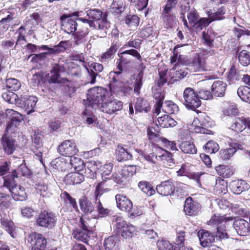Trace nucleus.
<instances>
[{
	"label": "nucleus",
	"instance_id": "nucleus-1",
	"mask_svg": "<svg viewBox=\"0 0 250 250\" xmlns=\"http://www.w3.org/2000/svg\"><path fill=\"white\" fill-rule=\"evenodd\" d=\"M103 13L98 9H90L86 11L88 19L79 18L77 20L87 24L91 28L99 30L102 35L107 34V30L110 27V23L104 17L102 18Z\"/></svg>",
	"mask_w": 250,
	"mask_h": 250
},
{
	"label": "nucleus",
	"instance_id": "nucleus-2",
	"mask_svg": "<svg viewBox=\"0 0 250 250\" xmlns=\"http://www.w3.org/2000/svg\"><path fill=\"white\" fill-rule=\"evenodd\" d=\"M18 177L19 173L16 170H13L11 173L3 177V186L9 189L14 200L23 201L27 196L25 188L17 184L15 179Z\"/></svg>",
	"mask_w": 250,
	"mask_h": 250
},
{
	"label": "nucleus",
	"instance_id": "nucleus-3",
	"mask_svg": "<svg viewBox=\"0 0 250 250\" xmlns=\"http://www.w3.org/2000/svg\"><path fill=\"white\" fill-rule=\"evenodd\" d=\"M104 184L101 183L96 186L94 198L89 199L85 196H83L79 199L80 207L84 215H88L94 212L99 197L102 195L104 191L107 192L110 190L109 188H104Z\"/></svg>",
	"mask_w": 250,
	"mask_h": 250
},
{
	"label": "nucleus",
	"instance_id": "nucleus-4",
	"mask_svg": "<svg viewBox=\"0 0 250 250\" xmlns=\"http://www.w3.org/2000/svg\"><path fill=\"white\" fill-rule=\"evenodd\" d=\"M108 97L107 90L101 87H94L88 90L87 100L84 101L86 107L96 108Z\"/></svg>",
	"mask_w": 250,
	"mask_h": 250
},
{
	"label": "nucleus",
	"instance_id": "nucleus-5",
	"mask_svg": "<svg viewBox=\"0 0 250 250\" xmlns=\"http://www.w3.org/2000/svg\"><path fill=\"white\" fill-rule=\"evenodd\" d=\"M112 224L117 232L125 239L131 238L136 229L134 226L128 224L121 216L117 215L112 216Z\"/></svg>",
	"mask_w": 250,
	"mask_h": 250
},
{
	"label": "nucleus",
	"instance_id": "nucleus-6",
	"mask_svg": "<svg viewBox=\"0 0 250 250\" xmlns=\"http://www.w3.org/2000/svg\"><path fill=\"white\" fill-rule=\"evenodd\" d=\"M57 216L52 211L44 210L41 211L36 217V224L39 227L51 229L56 226Z\"/></svg>",
	"mask_w": 250,
	"mask_h": 250
},
{
	"label": "nucleus",
	"instance_id": "nucleus-7",
	"mask_svg": "<svg viewBox=\"0 0 250 250\" xmlns=\"http://www.w3.org/2000/svg\"><path fill=\"white\" fill-rule=\"evenodd\" d=\"M183 104L187 108L195 111L201 105L197 92L190 87H187L183 92Z\"/></svg>",
	"mask_w": 250,
	"mask_h": 250
},
{
	"label": "nucleus",
	"instance_id": "nucleus-8",
	"mask_svg": "<svg viewBox=\"0 0 250 250\" xmlns=\"http://www.w3.org/2000/svg\"><path fill=\"white\" fill-rule=\"evenodd\" d=\"M28 243L32 246V250H57L56 248H46L47 240L42 234L38 232H32L27 237Z\"/></svg>",
	"mask_w": 250,
	"mask_h": 250
},
{
	"label": "nucleus",
	"instance_id": "nucleus-9",
	"mask_svg": "<svg viewBox=\"0 0 250 250\" xmlns=\"http://www.w3.org/2000/svg\"><path fill=\"white\" fill-rule=\"evenodd\" d=\"M216 216L212 217L210 219L209 222L210 223L217 224L216 226V230L213 232L215 235L216 241L220 243L229 238V235L227 232L226 229L227 221L232 220V219L230 218L229 219H227L226 217L221 219L217 218L218 220L216 222Z\"/></svg>",
	"mask_w": 250,
	"mask_h": 250
},
{
	"label": "nucleus",
	"instance_id": "nucleus-10",
	"mask_svg": "<svg viewBox=\"0 0 250 250\" xmlns=\"http://www.w3.org/2000/svg\"><path fill=\"white\" fill-rule=\"evenodd\" d=\"M136 172L135 166H129L115 172L112 176L115 182L118 184L125 185L128 182V178L135 174Z\"/></svg>",
	"mask_w": 250,
	"mask_h": 250
},
{
	"label": "nucleus",
	"instance_id": "nucleus-11",
	"mask_svg": "<svg viewBox=\"0 0 250 250\" xmlns=\"http://www.w3.org/2000/svg\"><path fill=\"white\" fill-rule=\"evenodd\" d=\"M214 53L212 50H204L203 52L199 53L192 60L191 66L194 71H202L207 70L205 57L206 55H212Z\"/></svg>",
	"mask_w": 250,
	"mask_h": 250
},
{
	"label": "nucleus",
	"instance_id": "nucleus-12",
	"mask_svg": "<svg viewBox=\"0 0 250 250\" xmlns=\"http://www.w3.org/2000/svg\"><path fill=\"white\" fill-rule=\"evenodd\" d=\"M37 101L38 99L36 97L23 95L18 100L17 106L26 111L27 114H30L35 111Z\"/></svg>",
	"mask_w": 250,
	"mask_h": 250
},
{
	"label": "nucleus",
	"instance_id": "nucleus-13",
	"mask_svg": "<svg viewBox=\"0 0 250 250\" xmlns=\"http://www.w3.org/2000/svg\"><path fill=\"white\" fill-rule=\"evenodd\" d=\"M57 150L60 155L68 157L75 155L79 151L76 143L70 140L62 142Z\"/></svg>",
	"mask_w": 250,
	"mask_h": 250
},
{
	"label": "nucleus",
	"instance_id": "nucleus-14",
	"mask_svg": "<svg viewBox=\"0 0 250 250\" xmlns=\"http://www.w3.org/2000/svg\"><path fill=\"white\" fill-rule=\"evenodd\" d=\"M123 105V103L117 99L106 98V100L101 104L100 109L104 113L112 114L121 110Z\"/></svg>",
	"mask_w": 250,
	"mask_h": 250
},
{
	"label": "nucleus",
	"instance_id": "nucleus-15",
	"mask_svg": "<svg viewBox=\"0 0 250 250\" xmlns=\"http://www.w3.org/2000/svg\"><path fill=\"white\" fill-rule=\"evenodd\" d=\"M60 20L62 29L65 33L73 35L76 32L78 26L76 19L64 14L60 17Z\"/></svg>",
	"mask_w": 250,
	"mask_h": 250
},
{
	"label": "nucleus",
	"instance_id": "nucleus-16",
	"mask_svg": "<svg viewBox=\"0 0 250 250\" xmlns=\"http://www.w3.org/2000/svg\"><path fill=\"white\" fill-rule=\"evenodd\" d=\"M198 236L200 244L203 247H209L213 243L219 244V242L216 241L215 235L213 231L202 229L199 231Z\"/></svg>",
	"mask_w": 250,
	"mask_h": 250
},
{
	"label": "nucleus",
	"instance_id": "nucleus-17",
	"mask_svg": "<svg viewBox=\"0 0 250 250\" xmlns=\"http://www.w3.org/2000/svg\"><path fill=\"white\" fill-rule=\"evenodd\" d=\"M14 135H7L3 134L1 137V141L3 150L8 155H11L16 150L17 145Z\"/></svg>",
	"mask_w": 250,
	"mask_h": 250
},
{
	"label": "nucleus",
	"instance_id": "nucleus-18",
	"mask_svg": "<svg viewBox=\"0 0 250 250\" xmlns=\"http://www.w3.org/2000/svg\"><path fill=\"white\" fill-rule=\"evenodd\" d=\"M157 129H155L153 127H151L147 129V135L149 136V138L150 139H154L155 141L160 140L165 146H169L171 150H177L176 146V143L174 142L168 141L167 139L165 138L161 137L159 136V127L157 126Z\"/></svg>",
	"mask_w": 250,
	"mask_h": 250
},
{
	"label": "nucleus",
	"instance_id": "nucleus-19",
	"mask_svg": "<svg viewBox=\"0 0 250 250\" xmlns=\"http://www.w3.org/2000/svg\"><path fill=\"white\" fill-rule=\"evenodd\" d=\"M170 153L168 152L162 150L160 153L152 152L148 155L144 156V158L149 163L152 165L153 167L159 161H168L170 160Z\"/></svg>",
	"mask_w": 250,
	"mask_h": 250
},
{
	"label": "nucleus",
	"instance_id": "nucleus-20",
	"mask_svg": "<svg viewBox=\"0 0 250 250\" xmlns=\"http://www.w3.org/2000/svg\"><path fill=\"white\" fill-rule=\"evenodd\" d=\"M31 150L37 158L42 161L43 148L42 141V135L35 132L32 136Z\"/></svg>",
	"mask_w": 250,
	"mask_h": 250
},
{
	"label": "nucleus",
	"instance_id": "nucleus-21",
	"mask_svg": "<svg viewBox=\"0 0 250 250\" xmlns=\"http://www.w3.org/2000/svg\"><path fill=\"white\" fill-rule=\"evenodd\" d=\"M201 206L199 203L194 201L191 197H188L185 201L184 210L189 216L197 215L201 211Z\"/></svg>",
	"mask_w": 250,
	"mask_h": 250
},
{
	"label": "nucleus",
	"instance_id": "nucleus-22",
	"mask_svg": "<svg viewBox=\"0 0 250 250\" xmlns=\"http://www.w3.org/2000/svg\"><path fill=\"white\" fill-rule=\"evenodd\" d=\"M229 146L228 148L220 150L219 155L222 160H229L238 149H243V145L239 143L231 142L229 144Z\"/></svg>",
	"mask_w": 250,
	"mask_h": 250
},
{
	"label": "nucleus",
	"instance_id": "nucleus-23",
	"mask_svg": "<svg viewBox=\"0 0 250 250\" xmlns=\"http://www.w3.org/2000/svg\"><path fill=\"white\" fill-rule=\"evenodd\" d=\"M132 149L127 146L118 145L115 151L116 159L118 162L131 160L132 158Z\"/></svg>",
	"mask_w": 250,
	"mask_h": 250
},
{
	"label": "nucleus",
	"instance_id": "nucleus-24",
	"mask_svg": "<svg viewBox=\"0 0 250 250\" xmlns=\"http://www.w3.org/2000/svg\"><path fill=\"white\" fill-rule=\"evenodd\" d=\"M233 226L237 233L241 236H247L250 233V223L243 219L235 220Z\"/></svg>",
	"mask_w": 250,
	"mask_h": 250
},
{
	"label": "nucleus",
	"instance_id": "nucleus-25",
	"mask_svg": "<svg viewBox=\"0 0 250 250\" xmlns=\"http://www.w3.org/2000/svg\"><path fill=\"white\" fill-rule=\"evenodd\" d=\"M157 192L163 196H168L172 194L175 190L174 185L171 179L162 182L156 187Z\"/></svg>",
	"mask_w": 250,
	"mask_h": 250
},
{
	"label": "nucleus",
	"instance_id": "nucleus-26",
	"mask_svg": "<svg viewBox=\"0 0 250 250\" xmlns=\"http://www.w3.org/2000/svg\"><path fill=\"white\" fill-rule=\"evenodd\" d=\"M65 71V68L62 65L55 63L50 72V77L48 80L50 84L60 83H62L60 73Z\"/></svg>",
	"mask_w": 250,
	"mask_h": 250
},
{
	"label": "nucleus",
	"instance_id": "nucleus-27",
	"mask_svg": "<svg viewBox=\"0 0 250 250\" xmlns=\"http://www.w3.org/2000/svg\"><path fill=\"white\" fill-rule=\"evenodd\" d=\"M117 206L121 210L130 212L133 207L131 201L125 196L118 194L115 196Z\"/></svg>",
	"mask_w": 250,
	"mask_h": 250
},
{
	"label": "nucleus",
	"instance_id": "nucleus-28",
	"mask_svg": "<svg viewBox=\"0 0 250 250\" xmlns=\"http://www.w3.org/2000/svg\"><path fill=\"white\" fill-rule=\"evenodd\" d=\"M85 173L86 176L90 179L96 177V172L101 167V163L99 161H89L85 164Z\"/></svg>",
	"mask_w": 250,
	"mask_h": 250
},
{
	"label": "nucleus",
	"instance_id": "nucleus-29",
	"mask_svg": "<svg viewBox=\"0 0 250 250\" xmlns=\"http://www.w3.org/2000/svg\"><path fill=\"white\" fill-rule=\"evenodd\" d=\"M230 187L232 192L237 195L240 194L250 188L249 185L242 180L232 181L230 183Z\"/></svg>",
	"mask_w": 250,
	"mask_h": 250
},
{
	"label": "nucleus",
	"instance_id": "nucleus-30",
	"mask_svg": "<svg viewBox=\"0 0 250 250\" xmlns=\"http://www.w3.org/2000/svg\"><path fill=\"white\" fill-rule=\"evenodd\" d=\"M88 33L89 29L87 27L79 28L78 30L72 35L75 44L79 45L85 43L87 41Z\"/></svg>",
	"mask_w": 250,
	"mask_h": 250
},
{
	"label": "nucleus",
	"instance_id": "nucleus-31",
	"mask_svg": "<svg viewBox=\"0 0 250 250\" xmlns=\"http://www.w3.org/2000/svg\"><path fill=\"white\" fill-rule=\"evenodd\" d=\"M54 169L61 171H65L70 168V164L68 161L62 157H59L53 160L51 163Z\"/></svg>",
	"mask_w": 250,
	"mask_h": 250
},
{
	"label": "nucleus",
	"instance_id": "nucleus-32",
	"mask_svg": "<svg viewBox=\"0 0 250 250\" xmlns=\"http://www.w3.org/2000/svg\"><path fill=\"white\" fill-rule=\"evenodd\" d=\"M227 84L220 80L215 81L211 86L213 94L216 97H223L225 94Z\"/></svg>",
	"mask_w": 250,
	"mask_h": 250
},
{
	"label": "nucleus",
	"instance_id": "nucleus-33",
	"mask_svg": "<svg viewBox=\"0 0 250 250\" xmlns=\"http://www.w3.org/2000/svg\"><path fill=\"white\" fill-rule=\"evenodd\" d=\"M65 181L69 185L79 184L84 181V177L82 173L75 172L67 174L65 177Z\"/></svg>",
	"mask_w": 250,
	"mask_h": 250
},
{
	"label": "nucleus",
	"instance_id": "nucleus-34",
	"mask_svg": "<svg viewBox=\"0 0 250 250\" xmlns=\"http://www.w3.org/2000/svg\"><path fill=\"white\" fill-rule=\"evenodd\" d=\"M136 112H148L150 109L148 101L143 98H138L136 99L135 105Z\"/></svg>",
	"mask_w": 250,
	"mask_h": 250
},
{
	"label": "nucleus",
	"instance_id": "nucleus-35",
	"mask_svg": "<svg viewBox=\"0 0 250 250\" xmlns=\"http://www.w3.org/2000/svg\"><path fill=\"white\" fill-rule=\"evenodd\" d=\"M119 45L116 43H112L110 47L107 51L103 53L101 57L102 62H108L114 57L115 54L118 48Z\"/></svg>",
	"mask_w": 250,
	"mask_h": 250
},
{
	"label": "nucleus",
	"instance_id": "nucleus-36",
	"mask_svg": "<svg viewBox=\"0 0 250 250\" xmlns=\"http://www.w3.org/2000/svg\"><path fill=\"white\" fill-rule=\"evenodd\" d=\"M161 108L164 112L169 114H175L179 111L178 105L171 101H165L161 106Z\"/></svg>",
	"mask_w": 250,
	"mask_h": 250
},
{
	"label": "nucleus",
	"instance_id": "nucleus-37",
	"mask_svg": "<svg viewBox=\"0 0 250 250\" xmlns=\"http://www.w3.org/2000/svg\"><path fill=\"white\" fill-rule=\"evenodd\" d=\"M165 94L162 92L161 89H158L154 93L153 97L156 100L154 105L155 112L159 114L160 112L161 106L163 104V101L165 99Z\"/></svg>",
	"mask_w": 250,
	"mask_h": 250
},
{
	"label": "nucleus",
	"instance_id": "nucleus-38",
	"mask_svg": "<svg viewBox=\"0 0 250 250\" xmlns=\"http://www.w3.org/2000/svg\"><path fill=\"white\" fill-rule=\"evenodd\" d=\"M157 121L159 125L163 128L173 127L176 125V122L168 115L159 117Z\"/></svg>",
	"mask_w": 250,
	"mask_h": 250
},
{
	"label": "nucleus",
	"instance_id": "nucleus-39",
	"mask_svg": "<svg viewBox=\"0 0 250 250\" xmlns=\"http://www.w3.org/2000/svg\"><path fill=\"white\" fill-rule=\"evenodd\" d=\"M179 147L185 153L195 154L197 152V149L193 143L191 141H183L179 144Z\"/></svg>",
	"mask_w": 250,
	"mask_h": 250
},
{
	"label": "nucleus",
	"instance_id": "nucleus-40",
	"mask_svg": "<svg viewBox=\"0 0 250 250\" xmlns=\"http://www.w3.org/2000/svg\"><path fill=\"white\" fill-rule=\"evenodd\" d=\"M105 250H118L119 240L117 237L111 236L104 240Z\"/></svg>",
	"mask_w": 250,
	"mask_h": 250
},
{
	"label": "nucleus",
	"instance_id": "nucleus-41",
	"mask_svg": "<svg viewBox=\"0 0 250 250\" xmlns=\"http://www.w3.org/2000/svg\"><path fill=\"white\" fill-rule=\"evenodd\" d=\"M244 74H241L240 71L237 70L235 66L232 65L231 66L229 74L228 79L230 83H235L236 81L240 80H242V77Z\"/></svg>",
	"mask_w": 250,
	"mask_h": 250
},
{
	"label": "nucleus",
	"instance_id": "nucleus-42",
	"mask_svg": "<svg viewBox=\"0 0 250 250\" xmlns=\"http://www.w3.org/2000/svg\"><path fill=\"white\" fill-rule=\"evenodd\" d=\"M110 7L112 13L120 14L125 9V1L124 0H113Z\"/></svg>",
	"mask_w": 250,
	"mask_h": 250
},
{
	"label": "nucleus",
	"instance_id": "nucleus-43",
	"mask_svg": "<svg viewBox=\"0 0 250 250\" xmlns=\"http://www.w3.org/2000/svg\"><path fill=\"white\" fill-rule=\"evenodd\" d=\"M138 186L139 188L148 196H152L155 193V190L151 184L146 181L139 182Z\"/></svg>",
	"mask_w": 250,
	"mask_h": 250
},
{
	"label": "nucleus",
	"instance_id": "nucleus-44",
	"mask_svg": "<svg viewBox=\"0 0 250 250\" xmlns=\"http://www.w3.org/2000/svg\"><path fill=\"white\" fill-rule=\"evenodd\" d=\"M237 94L243 101L250 104V88L247 86H240L237 89Z\"/></svg>",
	"mask_w": 250,
	"mask_h": 250
},
{
	"label": "nucleus",
	"instance_id": "nucleus-45",
	"mask_svg": "<svg viewBox=\"0 0 250 250\" xmlns=\"http://www.w3.org/2000/svg\"><path fill=\"white\" fill-rule=\"evenodd\" d=\"M114 90L120 96H126L132 90V88L123 82H119L114 88Z\"/></svg>",
	"mask_w": 250,
	"mask_h": 250
},
{
	"label": "nucleus",
	"instance_id": "nucleus-46",
	"mask_svg": "<svg viewBox=\"0 0 250 250\" xmlns=\"http://www.w3.org/2000/svg\"><path fill=\"white\" fill-rule=\"evenodd\" d=\"M70 167H73L75 170L79 171L82 170L85 166L83 161L80 157H76L75 155L70 157L69 161Z\"/></svg>",
	"mask_w": 250,
	"mask_h": 250
},
{
	"label": "nucleus",
	"instance_id": "nucleus-47",
	"mask_svg": "<svg viewBox=\"0 0 250 250\" xmlns=\"http://www.w3.org/2000/svg\"><path fill=\"white\" fill-rule=\"evenodd\" d=\"M225 13L226 9L223 6L218 9L216 12H213L211 10H210L207 13L208 17L212 22L214 21L220 20L224 19V17L223 16V15Z\"/></svg>",
	"mask_w": 250,
	"mask_h": 250
},
{
	"label": "nucleus",
	"instance_id": "nucleus-48",
	"mask_svg": "<svg viewBox=\"0 0 250 250\" xmlns=\"http://www.w3.org/2000/svg\"><path fill=\"white\" fill-rule=\"evenodd\" d=\"M92 69L90 71L88 70L89 76L90 77V83H94L96 81V76L98 75V72H101L103 71L104 67L102 64L99 63H94L92 64Z\"/></svg>",
	"mask_w": 250,
	"mask_h": 250
},
{
	"label": "nucleus",
	"instance_id": "nucleus-49",
	"mask_svg": "<svg viewBox=\"0 0 250 250\" xmlns=\"http://www.w3.org/2000/svg\"><path fill=\"white\" fill-rule=\"evenodd\" d=\"M1 96L5 101L9 104H16V105H17L18 100L20 99L16 94L9 90L3 92Z\"/></svg>",
	"mask_w": 250,
	"mask_h": 250
},
{
	"label": "nucleus",
	"instance_id": "nucleus-50",
	"mask_svg": "<svg viewBox=\"0 0 250 250\" xmlns=\"http://www.w3.org/2000/svg\"><path fill=\"white\" fill-rule=\"evenodd\" d=\"M36 189L37 192L43 197L49 198L53 194L52 190L47 185L40 184L37 185Z\"/></svg>",
	"mask_w": 250,
	"mask_h": 250
},
{
	"label": "nucleus",
	"instance_id": "nucleus-51",
	"mask_svg": "<svg viewBox=\"0 0 250 250\" xmlns=\"http://www.w3.org/2000/svg\"><path fill=\"white\" fill-rule=\"evenodd\" d=\"M229 128L239 133L244 130L243 118H239L235 119L229 126Z\"/></svg>",
	"mask_w": 250,
	"mask_h": 250
},
{
	"label": "nucleus",
	"instance_id": "nucleus-52",
	"mask_svg": "<svg viewBox=\"0 0 250 250\" xmlns=\"http://www.w3.org/2000/svg\"><path fill=\"white\" fill-rule=\"evenodd\" d=\"M217 173L224 178L229 177L233 174V171L229 166L220 165L216 167Z\"/></svg>",
	"mask_w": 250,
	"mask_h": 250
},
{
	"label": "nucleus",
	"instance_id": "nucleus-53",
	"mask_svg": "<svg viewBox=\"0 0 250 250\" xmlns=\"http://www.w3.org/2000/svg\"><path fill=\"white\" fill-rule=\"evenodd\" d=\"M212 21L209 18H201L194 24V28L196 32H199L207 27Z\"/></svg>",
	"mask_w": 250,
	"mask_h": 250
},
{
	"label": "nucleus",
	"instance_id": "nucleus-54",
	"mask_svg": "<svg viewBox=\"0 0 250 250\" xmlns=\"http://www.w3.org/2000/svg\"><path fill=\"white\" fill-rule=\"evenodd\" d=\"M1 224L10 236L13 238H15L16 236V227L13 222L7 219H3L1 220Z\"/></svg>",
	"mask_w": 250,
	"mask_h": 250
},
{
	"label": "nucleus",
	"instance_id": "nucleus-55",
	"mask_svg": "<svg viewBox=\"0 0 250 250\" xmlns=\"http://www.w3.org/2000/svg\"><path fill=\"white\" fill-rule=\"evenodd\" d=\"M96 208H97L98 214L97 216H95L94 218H95L98 219L99 218L105 217L110 214V210L103 207L99 198L97 202Z\"/></svg>",
	"mask_w": 250,
	"mask_h": 250
},
{
	"label": "nucleus",
	"instance_id": "nucleus-56",
	"mask_svg": "<svg viewBox=\"0 0 250 250\" xmlns=\"http://www.w3.org/2000/svg\"><path fill=\"white\" fill-rule=\"evenodd\" d=\"M203 148L206 152L212 154L214 153L219 150V146L215 141L210 140L204 146Z\"/></svg>",
	"mask_w": 250,
	"mask_h": 250
},
{
	"label": "nucleus",
	"instance_id": "nucleus-57",
	"mask_svg": "<svg viewBox=\"0 0 250 250\" xmlns=\"http://www.w3.org/2000/svg\"><path fill=\"white\" fill-rule=\"evenodd\" d=\"M5 84L8 90L11 91L18 90L21 87V83L17 79L14 78L6 79Z\"/></svg>",
	"mask_w": 250,
	"mask_h": 250
},
{
	"label": "nucleus",
	"instance_id": "nucleus-58",
	"mask_svg": "<svg viewBox=\"0 0 250 250\" xmlns=\"http://www.w3.org/2000/svg\"><path fill=\"white\" fill-rule=\"evenodd\" d=\"M8 111V113L10 115L11 117L9 121L19 125L23 120L22 115L13 109H10Z\"/></svg>",
	"mask_w": 250,
	"mask_h": 250
},
{
	"label": "nucleus",
	"instance_id": "nucleus-59",
	"mask_svg": "<svg viewBox=\"0 0 250 250\" xmlns=\"http://www.w3.org/2000/svg\"><path fill=\"white\" fill-rule=\"evenodd\" d=\"M239 61L244 66H247L250 63V52L242 50L239 54Z\"/></svg>",
	"mask_w": 250,
	"mask_h": 250
},
{
	"label": "nucleus",
	"instance_id": "nucleus-60",
	"mask_svg": "<svg viewBox=\"0 0 250 250\" xmlns=\"http://www.w3.org/2000/svg\"><path fill=\"white\" fill-rule=\"evenodd\" d=\"M19 125L13 123L9 121L7 124V126L4 134L7 135H14L16 137L18 133Z\"/></svg>",
	"mask_w": 250,
	"mask_h": 250
},
{
	"label": "nucleus",
	"instance_id": "nucleus-61",
	"mask_svg": "<svg viewBox=\"0 0 250 250\" xmlns=\"http://www.w3.org/2000/svg\"><path fill=\"white\" fill-rule=\"evenodd\" d=\"M113 165L112 163L105 164L103 166L101 165V167H100V169L99 170H100L103 179H104V177L105 179L108 178L106 177V176L110 175L113 168Z\"/></svg>",
	"mask_w": 250,
	"mask_h": 250
},
{
	"label": "nucleus",
	"instance_id": "nucleus-62",
	"mask_svg": "<svg viewBox=\"0 0 250 250\" xmlns=\"http://www.w3.org/2000/svg\"><path fill=\"white\" fill-rule=\"evenodd\" d=\"M202 38L204 41V44L208 46L209 48L213 47L214 38L210 32L209 33L208 31L207 32H203L202 33Z\"/></svg>",
	"mask_w": 250,
	"mask_h": 250
},
{
	"label": "nucleus",
	"instance_id": "nucleus-63",
	"mask_svg": "<svg viewBox=\"0 0 250 250\" xmlns=\"http://www.w3.org/2000/svg\"><path fill=\"white\" fill-rule=\"evenodd\" d=\"M18 173H19V177L20 176V173H21V175L27 178H30V177L32 174V171L28 168L25 164H21L19 167H18V171L15 170Z\"/></svg>",
	"mask_w": 250,
	"mask_h": 250
},
{
	"label": "nucleus",
	"instance_id": "nucleus-64",
	"mask_svg": "<svg viewBox=\"0 0 250 250\" xmlns=\"http://www.w3.org/2000/svg\"><path fill=\"white\" fill-rule=\"evenodd\" d=\"M140 18L136 15H129L125 19V23L130 27L137 26L139 23Z\"/></svg>",
	"mask_w": 250,
	"mask_h": 250
}]
</instances>
